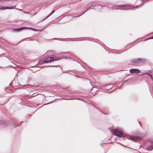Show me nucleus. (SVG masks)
Returning <instances> with one entry per match:
<instances>
[{
  "label": "nucleus",
  "instance_id": "obj_1",
  "mask_svg": "<svg viewBox=\"0 0 153 153\" xmlns=\"http://www.w3.org/2000/svg\"><path fill=\"white\" fill-rule=\"evenodd\" d=\"M125 137L128 139L132 140L134 141H135L139 139V137H137L134 136H130L126 135Z\"/></svg>",
  "mask_w": 153,
  "mask_h": 153
},
{
  "label": "nucleus",
  "instance_id": "obj_2",
  "mask_svg": "<svg viewBox=\"0 0 153 153\" xmlns=\"http://www.w3.org/2000/svg\"><path fill=\"white\" fill-rule=\"evenodd\" d=\"M115 134L118 137H120L122 135V131L119 129H117L114 131Z\"/></svg>",
  "mask_w": 153,
  "mask_h": 153
},
{
  "label": "nucleus",
  "instance_id": "obj_3",
  "mask_svg": "<svg viewBox=\"0 0 153 153\" xmlns=\"http://www.w3.org/2000/svg\"><path fill=\"white\" fill-rule=\"evenodd\" d=\"M54 60L52 57H48L44 60V63H48L53 61Z\"/></svg>",
  "mask_w": 153,
  "mask_h": 153
},
{
  "label": "nucleus",
  "instance_id": "obj_4",
  "mask_svg": "<svg viewBox=\"0 0 153 153\" xmlns=\"http://www.w3.org/2000/svg\"><path fill=\"white\" fill-rule=\"evenodd\" d=\"M27 28L31 29L34 31H37V30L35 29L34 28H30V27H21V28H19L15 29H14V30H16L17 31H19L20 30H22L24 29H27Z\"/></svg>",
  "mask_w": 153,
  "mask_h": 153
},
{
  "label": "nucleus",
  "instance_id": "obj_5",
  "mask_svg": "<svg viewBox=\"0 0 153 153\" xmlns=\"http://www.w3.org/2000/svg\"><path fill=\"white\" fill-rule=\"evenodd\" d=\"M130 72L131 73H140V71L139 70L137 69H130L129 70Z\"/></svg>",
  "mask_w": 153,
  "mask_h": 153
},
{
  "label": "nucleus",
  "instance_id": "obj_6",
  "mask_svg": "<svg viewBox=\"0 0 153 153\" xmlns=\"http://www.w3.org/2000/svg\"><path fill=\"white\" fill-rule=\"evenodd\" d=\"M13 7H2L1 8V9H2L3 10H5L6 9H13Z\"/></svg>",
  "mask_w": 153,
  "mask_h": 153
},
{
  "label": "nucleus",
  "instance_id": "obj_7",
  "mask_svg": "<svg viewBox=\"0 0 153 153\" xmlns=\"http://www.w3.org/2000/svg\"><path fill=\"white\" fill-rule=\"evenodd\" d=\"M153 149V146H150L149 147H148L147 148V150L150 151L152 150Z\"/></svg>",
  "mask_w": 153,
  "mask_h": 153
},
{
  "label": "nucleus",
  "instance_id": "obj_8",
  "mask_svg": "<svg viewBox=\"0 0 153 153\" xmlns=\"http://www.w3.org/2000/svg\"><path fill=\"white\" fill-rule=\"evenodd\" d=\"M54 12V10H53L52 12L46 18H48L49 16H50V15H51L52 14H53Z\"/></svg>",
  "mask_w": 153,
  "mask_h": 153
},
{
  "label": "nucleus",
  "instance_id": "obj_9",
  "mask_svg": "<svg viewBox=\"0 0 153 153\" xmlns=\"http://www.w3.org/2000/svg\"><path fill=\"white\" fill-rule=\"evenodd\" d=\"M58 60V59H55V60Z\"/></svg>",
  "mask_w": 153,
  "mask_h": 153
},
{
  "label": "nucleus",
  "instance_id": "obj_10",
  "mask_svg": "<svg viewBox=\"0 0 153 153\" xmlns=\"http://www.w3.org/2000/svg\"><path fill=\"white\" fill-rule=\"evenodd\" d=\"M123 6H122V7H123ZM120 7H122V6H120Z\"/></svg>",
  "mask_w": 153,
  "mask_h": 153
},
{
  "label": "nucleus",
  "instance_id": "obj_11",
  "mask_svg": "<svg viewBox=\"0 0 153 153\" xmlns=\"http://www.w3.org/2000/svg\"><path fill=\"white\" fill-rule=\"evenodd\" d=\"M28 13V12H27V13Z\"/></svg>",
  "mask_w": 153,
  "mask_h": 153
},
{
  "label": "nucleus",
  "instance_id": "obj_12",
  "mask_svg": "<svg viewBox=\"0 0 153 153\" xmlns=\"http://www.w3.org/2000/svg\"><path fill=\"white\" fill-rule=\"evenodd\" d=\"M152 38H153V36L152 37Z\"/></svg>",
  "mask_w": 153,
  "mask_h": 153
}]
</instances>
